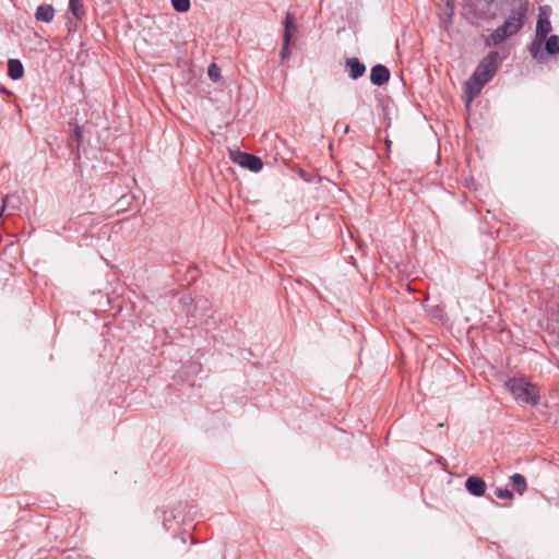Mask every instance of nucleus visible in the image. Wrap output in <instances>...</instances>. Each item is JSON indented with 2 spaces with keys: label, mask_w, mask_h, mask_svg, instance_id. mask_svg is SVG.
I'll use <instances>...</instances> for the list:
<instances>
[{
  "label": "nucleus",
  "mask_w": 559,
  "mask_h": 559,
  "mask_svg": "<svg viewBox=\"0 0 559 559\" xmlns=\"http://www.w3.org/2000/svg\"><path fill=\"white\" fill-rule=\"evenodd\" d=\"M500 66L499 52L493 50L485 56L476 67L472 76L464 83L466 104L468 105L492 80Z\"/></svg>",
  "instance_id": "f257e3e1"
},
{
  "label": "nucleus",
  "mask_w": 559,
  "mask_h": 559,
  "mask_svg": "<svg viewBox=\"0 0 559 559\" xmlns=\"http://www.w3.org/2000/svg\"><path fill=\"white\" fill-rule=\"evenodd\" d=\"M527 10V3H522L513 9L503 24L485 38V46H497L519 33L525 24Z\"/></svg>",
  "instance_id": "f03ea898"
},
{
  "label": "nucleus",
  "mask_w": 559,
  "mask_h": 559,
  "mask_svg": "<svg viewBox=\"0 0 559 559\" xmlns=\"http://www.w3.org/2000/svg\"><path fill=\"white\" fill-rule=\"evenodd\" d=\"M506 386L516 400L531 405L538 404L539 390L525 378L513 377L506 382Z\"/></svg>",
  "instance_id": "7ed1b4c3"
},
{
  "label": "nucleus",
  "mask_w": 559,
  "mask_h": 559,
  "mask_svg": "<svg viewBox=\"0 0 559 559\" xmlns=\"http://www.w3.org/2000/svg\"><path fill=\"white\" fill-rule=\"evenodd\" d=\"M234 162L254 173H258L263 168V163L260 157L246 152H235Z\"/></svg>",
  "instance_id": "20e7f679"
},
{
  "label": "nucleus",
  "mask_w": 559,
  "mask_h": 559,
  "mask_svg": "<svg viewBox=\"0 0 559 559\" xmlns=\"http://www.w3.org/2000/svg\"><path fill=\"white\" fill-rule=\"evenodd\" d=\"M295 28L294 26V16L292 13L287 12L284 21V34H283V40L284 45L281 51L282 59H286L289 55V44L292 40V29Z\"/></svg>",
  "instance_id": "39448f33"
},
{
  "label": "nucleus",
  "mask_w": 559,
  "mask_h": 559,
  "mask_svg": "<svg viewBox=\"0 0 559 559\" xmlns=\"http://www.w3.org/2000/svg\"><path fill=\"white\" fill-rule=\"evenodd\" d=\"M546 7H542L538 14L536 24V37L538 39H546L548 34L551 32V23L546 16Z\"/></svg>",
  "instance_id": "423d86ee"
},
{
  "label": "nucleus",
  "mask_w": 559,
  "mask_h": 559,
  "mask_svg": "<svg viewBox=\"0 0 559 559\" xmlns=\"http://www.w3.org/2000/svg\"><path fill=\"white\" fill-rule=\"evenodd\" d=\"M390 71L383 64H376L370 72V81L373 85L381 86L390 80Z\"/></svg>",
  "instance_id": "0eeeda50"
},
{
  "label": "nucleus",
  "mask_w": 559,
  "mask_h": 559,
  "mask_svg": "<svg viewBox=\"0 0 559 559\" xmlns=\"http://www.w3.org/2000/svg\"><path fill=\"white\" fill-rule=\"evenodd\" d=\"M348 75L353 80L361 78L366 72V66L358 58H347L345 62Z\"/></svg>",
  "instance_id": "6e6552de"
},
{
  "label": "nucleus",
  "mask_w": 559,
  "mask_h": 559,
  "mask_svg": "<svg viewBox=\"0 0 559 559\" xmlns=\"http://www.w3.org/2000/svg\"><path fill=\"white\" fill-rule=\"evenodd\" d=\"M465 488L471 495L481 497L486 491V483L479 477L469 476L465 481Z\"/></svg>",
  "instance_id": "1a4fd4ad"
},
{
  "label": "nucleus",
  "mask_w": 559,
  "mask_h": 559,
  "mask_svg": "<svg viewBox=\"0 0 559 559\" xmlns=\"http://www.w3.org/2000/svg\"><path fill=\"white\" fill-rule=\"evenodd\" d=\"M35 17L38 21L50 23L55 17V9L50 4H41L37 7Z\"/></svg>",
  "instance_id": "9d476101"
},
{
  "label": "nucleus",
  "mask_w": 559,
  "mask_h": 559,
  "mask_svg": "<svg viewBox=\"0 0 559 559\" xmlns=\"http://www.w3.org/2000/svg\"><path fill=\"white\" fill-rule=\"evenodd\" d=\"M8 75L12 80H20L24 75V67L19 59H9Z\"/></svg>",
  "instance_id": "9b49d317"
},
{
  "label": "nucleus",
  "mask_w": 559,
  "mask_h": 559,
  "mask_svg": "<svg viewBox=\"0 0 559 559\" xmlns=\"http://www.w3.org/2000/svg\"><path fill=\"white\" fill-rule=\"evenodd\" d=\"M545 39H538L536 37V39H534L530 46H528V51L531 53V56L537 60V61H543L544 60V51H543V43H544Z\"/></svg>",
  "instance_id": "f8f14e48"
},
{
  "label": "nucleus",
  "mask_w": 559,
  "mask_h": 559,
  "mask_svg": "<svg viewBox=\"0 0 559 559\" xmlns=\"http://www.w3.org/2000/svg\"><path fill=\"white\" fill-rule=\"evenodd\" d=\"M511 484L513 486V489L519 493V495H523L526 489H527V483H526V479L525 477L520 474V473H515L513 474L511 477Z\"/></svg>",
  "instance_id": "ddd939ff"
},
{
  "label": "nucleus",
  "mask_w": 559,
  "mask_h": 559,
  "mask_svg": "<svg viewBox=\"0 0 559 559\" xmlns=\"http://www.w3.org/2000/svg\"><path fill=\"white\" fill-rule=\"evenodd\" d=\"M545 49L548 55L559 53V36L550 35L545 40Z\"/></svg>",
  "instance_id": "4468645a"
},
{
  "label": "nucleus",
  "mask_w": 559,
  "mask_h": 559,
  "mask_svg": "<svg viewBox=\"0 0 559 559\" xmlns=\"http://www.w3.org/2000/svg\"><path fill=\"white\" fill-rule=\"evenodd\" d=\"M82 0H69V11L78 20L82 17Z\"/></svg>",
  "instance_id": "2eb2a0df"
},
{
  "label": "nucleus",
  "mask_w": 559,
  "mask_h": 559,
  "mask_svg": "<svg viewBox=\"0 0 559 559\" xmlns=\"http://www.w3.org/2000/svg\"><path fill=\"white\" fill-rule=\"evenodd\" d=\"M173 8L180 13H185L190 9V0H171Z\"/></svg>",
  "instance_id": "dca6fc26"
},
{
  "label": "nucleus",
  "mask_w": 559,
  "mask_h": 559,
  "mask_svg": "<svg viewBox=\"0 0 559 559\" xmlns=\"http://www.w3.org/2000/svg\"><path fill=\"white\" fill-rule=\"evenodd\" d=\"M495 495L499 499H512L513 493L508 488H497Z\"/></svg>",
  "instance_id": "f3484780"
},
{
  "label": "nucleus",
  "mask_w": 559,
  "mask_h": 559,
  "mask_svg": "<svg viewBox=\"0 0 559 559\" xmlns=\"http://www.w3.org/2000/svg\"><path fill=\"white\" fill-rule=\"evenodd\" d=\"M219 68L213 63L209 67L207 74L213 81H218L221 73Z\"/></svg>",
  "instance_id": "a211bd4d"
},
{
  "label": "nucleus",
  "mask_w": 559,
  "mask_h": 559,
  "mask_svg": "<svg viewBox=\"0 0 559 559\" xmlns=\"http://www.w3.org/2000/svg\"><path fill=\"white\" fill-rule=\"evenodd\" d=\"M82 128L80 126H75L74 130H73V138L75 139V141L78 142V145L80 144L81 142V138H82Z\"/></svg>",
  "instance_id": "6ab92c4d"
},
{
  "label": "nucleus",
  "mask_w": 559,
  "mask_h": 559,
  "mask_svg": "<svg viewBox=\"0 0 559 559\" xmlns=\"http://www.w3.org/2000/svg\"><path fill=\"white\" fill-rule=\"evenodd\" d=\"M5 201L3 200L2 203H4ZM4 211V204L1 205L0 207V215H2V212Z\"/></svg>",
  "instance_id": "aec40b11"
}]
</instances>
